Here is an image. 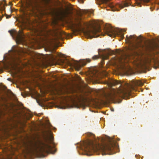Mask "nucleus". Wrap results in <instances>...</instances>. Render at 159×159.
I'll return each instance as SVG.
<instances>
[{
  "label": "nucleus",
  "instance_id": "f257e3e1",
  "mask_svg": "<svg viewBox=\"0 0 159 159\" xmlns=\"http://www.w3.org/2000/svg\"><path fill=\"white\" fill-rule=\"evenodd\" d=\"M144 83L141 81L132 80L129 83H121L117 80H111L106 82V84L110 87L119 85V88L117 90L114 89L109 92L104 93V97L107 101H119L120 98H124L125 95H130L132 90L139 92L141 89H139L138 87L143 86Z\"/></svg>",
  "mask_w": 159,
  "mask_h": 159
},
{
  "label": "nucleus",
  "instance_id": "f03ea898",
  "mask_svg": "<svg viewBox=\"0 0 159 159\" xmlns=\"http://www.w3.org/2000/svg\"><path fill=\"white\" fill-rule=\"evenodd\" d=\"M95 140H90L82 142L81 145V149L84 151L87 155H90L88 152H96L100 150L102 154L105 155L107 154L111 155L115 153L114 151L115 148H117L116 143L112 139H110L109 143L102 146H100L99 144L95 142Z\"/></svg>",
  "mask_w": 159,
  "mask_h": 159
},
{
  "label": "nucleus",
  "instance_id": "7ed1b4c3",
  "mask_svg": "<svg viewBox=\"0 0 159 159\" xmlns=\"http://www.w3.org/2000/svg\"><path fill=\"white\" fill-rule=\"evenodd\" d=\"M24 144L25 149L28 152H34L42 155L43 153H53L52 148L49 143H45L39 140L29 141Z\"/></svg>",
  "mask_w": 159,
  "mask_h": 159
},
{
  "label": "nucleus",
  "instance_id": "20e7f679",
  "mask_svg": "<svg viewBox=\"0 0 159 159\" xmlns=\"http://www.w3.org/2000/svg\"><path fill=\"white\" fill-rule=\"evenodd\" d=\"M126 41L131 44V50L135 51L137 55L142 54V51L146 49L145 45L142 43V37L141 36L137 37L135 35L126 36Z\"/></svg>",
  "mask_w": 159,
  "mask_h": 159
},
{
  "label": "nucleus",
  "instance_id": "39448f33",
  "mask_svg": "<svg viewBox=\"0 0 159 159\" xmlns=\"http://www.w3.org/2000/svg\"><path fill=\"white\" fill-rule=\"evenodd\" d=\"M98 4H104L106 6L110 7L113 11H119L118 8L120 9L123 8L124 7H127L129 5H131V0H127V1H125L122 3L113 4L110 1V0H96Z\"/></svg>",
  "mask_w": 159,
  "mask_h": 159
},
{
  "label": "nucleus",
  "instance_id": "423d86ee",
  "mask_svg": "<svg viewBox=\"0 0 159 159\" xmlns=\"http://www.w3.org/2000/svg\"><path fill=\"white\" fill-rule=\"evenodd\" d=\"M143 65L147 66L152 64H155L158 62V61L154 53L150 52L144 56L143 58Z\"/></svg>",
  "mask_w": 159,
  "mask_h": 159
},
{
  "label": "nucleus",
  "instance_id": "0eeeda50",
  "mask_svg": "<svg viewBox=\"0 0 159 159\" xmlns=\"http://www.w3.org/2000/svg\"><path fill=\"white\" fill-rule=\"evenodd\" d=\"M86 25L88 27L89 26L92 27V29L87 31L85 33L88 38L92 39L93 38L97 37L99 35H97L98 33L100 32L101 31V27L98 25L97 27L93 26L92 23L86 24Z\"/></svg>",
  "mask_w": 159,
  "mask_h": 159
},
{
  "label": "nucleus",
  "instance_id": "6e6552de",
  "mask_svg": "<svg viewBox=\"0 0 159 159\" xmlns=\"http://www.w3.org/2000/svg\"><path fill=\"white\" fill-rule=\"evenodd\" d=\"M27 6L31 14L36 15L39 12V5L37 0H29L27 3Z\"/></svg>",
  "mask_w": 159,
  "mask_h": 159
},
{
  "label": "nucleus",
  "instance_id": "1a4fd4ad",
  "mask_svg": "<svg viewBox=\"0 0 159 159\" xmlns=\"http://www.w3.org/2000/svg\"><path fill=\"white\" fill-rule=\"evenodd\" d=\"M9 32L12 37H15L17 40L20 43H22L25 42V39L24 38V35L20 31L19 33L15 30H9Z\"/></svg>",
  "mask_w": 159,
  "mask_h": 159
},
{
  "label": "nucleus",
  "instance_id": "9d476101",
  "mask_svg": "<svg viewBox=\"0 0 159 159\" xmlns=\"http://www.w3.org/2000/svg\"><path fill=\"white\" fill-rule=\"evenodd\" d=\"M91 61V60L89 58L82 60L80 61V63H75L74 66L76 70H79L82 66L85 65L87 63H89Z\"/></svg>",
  "mask_w": 159,
  "mask_h": 159
},
{
  "label": "nucleus",
  "instance_id": "9b49d317",
  "mask_svg": "<svg viewBox=\"0 0 159 159\" xmlns=\"http://www.w3.org/2000/svg\"><path fill=\"white\" fill-rule=\"evenodd\" d=\"M117 32L116 30L111 26L107 28L106 30V34L110 37H115Z\"/></svg>",
  "mask_w": 159,
  "mask_h": 159
},
{
  "label": "nucleus",
  "instance_id": "f8f14e48",
  "mask_svg": "<svg viewBox=\"0 0 159 159\" xmlns=\"http://www.w3.org/2000/svg\"><path fill=\"white\" fill-rule=\"evenodd\" d=\"M99 58H101L102 59V60L101 61V63L102 64L104 62V60L107 59L108 58V56L107 55H105L104 54H102L100 55H95L92 57V59L93 60H96Z\"/></svg>",
  "mask_w": 159,
  "mask_h": 159
},
{
  "label": "nucleus",
  "instance_id": "ddd939ff",
  "mask_svg": "<svg viewBox=\"0 0 159 159\" xmlns=\"http://www.w3.org/2000/svg\"><path fill=\"white\" fill-rule=\"evenodd\" d=\"M21 19L22 23L24 24H27L28 23H29V18L27 16H26L25 14L24 16H23L21 17Z\"/></svg>",
  "mask_w": 159,
  "mask_h": 159
},
{
  "label": "nucleus",
  "instance_id": "4468645a",
  "mask_svg": "<svg viewBox=\"0 0 159 159\" xmlns=\"http://www.w3.org/2000/svg\"><path fill=\"white\" fill-rule=\"evenodd\" d=\"M149 0H139L138 2H136L137 5H139L140 4H147L150 2Z\"/></svg>",
  "mask_w": 159,
  "mask_h": 159
},
{
  "label": "nucleus",
  "instance_id": "2eb2a0df",
  "mask_svg": "<svg viewBox=\"0 0 159 159\" xmlns=\"http://www.w3.org/2000/svg\"><path fill=\"white\" fill-rule=\"evenodd\" d=\"M131 69L130 68L128 69H126L125 68H124L123 69V71L127 75H129L131 73Z\"/></svg>",
  "mask_w": 159,
  "mask_h": 159
},
{
  "label": "nucleus",
  "instance_id": "dca6fc26",
  "mask_svg": "<svg viewBox=\"0 0 159 159\" xmlns=\"http://www.w3.org/2000/svg\"><path fill=\"white\" fill-rule=\"evenodd\" d=\"M49 57L48 58L49 60L51 61H54L55 59V56L53 55H49Z\"/></svg>",
  "mask_w": 159,
  "mask_h": 159
},
{
  "label": "nucleus",
  "instance_id": "f3484780",
  "mask_svg": "<svg viewBox=\"0 0 159 159\" xmlns=\"http://www.w3.org/2000/svg\"><path fill=\"white\" fill-rule=\"evenodd\" d=\"M96 73L95 74H94V76L96 78H98V79H99L100 77H99L98 76V75L99 74V73L98 72H96Z\"/></svg>",
  "mask_w": 159,
  "mask_h": 159
},
{
  "label": "nucleus",
  "instance_id": "a211bd4d",
  "mask_svg": "<svg viewBox=\"0 0 159 159\" xmlns=\"http://www.w3.org/2000/svg\"><path fill=\"white\" fill-rule=\"evenodd\" d=\"M87 135L89 136H92V138H93L94 137V135L93 134L91 133H88L87 134Z\"/></svg>",
  "mask_w": 159,
  "mask_h": 159
},
{
  "label": "nucleus",
  "instance_id": "6ab92c4d",
  "mask_svg": "<svg viewBox=\"0 0 159 159\" xmlns=\"http://www.w3.org/2000/svg\"><path fill=\"white\" fill-rule=\"evenodd\" d=\"M122 31H120V37L122 39H123L124 38V34H122Z\"/></svg>",
  "mask_w": 159,
  "mask_h": 159
},
{
  "label": "nucleus",
  "instance_id": "aec40b11",
  "mask_svg": "<svg viewBox=\"0 0 159 159\" xmlns=\"http://www.w3.org/2000/svg\"><path fill=\"white\" fill-rule=\"evenodd\" d=\"M103 74L104 76H107V75L108 73L106 71H104Z\"/></svg>",
  "mask_w": 159,
  "mask_h": 159
},
{
  "label": "nucleus",
  "instance_id": "412c9836",
  "mask_svg": "<svg viewBox=\"0 0 159 159\" xmlns=\"http://www.w3.org/2000/svg\"><path fill=\"white\" fill-rule=\"evenodd\" d=\"M14 52H17V53L18 54H20V52H19V51H18L17 50H15L14 51Z\"/></svg>",
  "mask_w": 159,
  "mask_h": 159
},
{
  "label": "nucleus",
  "instance_id": "4be33fe9",
  "mask_svg": "<svg viewBox=\"0 0 159 159\" xmlns=\"http://www.w3.org/2000/svg\"><path fill=\"white\" fill-rule=\"evenodd\" d=\"M11 16L10 15H7L6 18L7 19L11 17Z\"/></svg>",
  "mask_w": 159,
  "mask_h": 159
},
{
  "label": "nucleus",
  "instance_id": "5701e85b",
  "mask_svg": "<svg viewBox=\"0 0 159 159\" xmlns=\"http://www.w3.org/2000/svg\"><path fill=\"white\" fill-rule=\"evenodd\" d=\"M158 68V67L157 66H154V68H155V69H157Z\"/></svg>",
  "mask_w": 159,
  "mask_h": 159
},
{
  "label": "nucleus",
  "instance_id": "b1692460",
  "mask_svg": "<svg viewBox=\"0 0 159 159\" xmlns=\"http://www.w3.org/2000/svg\"><path fill=\"white\" fill-rule=\"evenodd\" d=\"M0 159H3V158H2V157H0Z\"/></svg>",
  "mask_w": 159,
  "mask_h": 159
},
{
  "label": "nucleus",
  "instance_id": "393cba45",
  "mask_svg": "<svg viewBox=\"0 0 159 159\" xmlns=\"http://www.w3.org/2000/svg\"><path fill=\"white\" fill-rule=\"evenodd\" d=\"M79 25H80V27H81V25H80V24H79Z\"/></svg>",
  "mask_w": 159,
  "mask_h": 159
},
{
  "label": "nucleus",
  "instance_id": "a878e982",
  "mask_svg": "<svg viewBox=\"0 0 159 159\" xmlns=\"http://www.w3.org/2000/svg\"><path fill=\"white\" fill-rule=\"evenodd\" d=\"M131 6H132V7H134V6L133 5H131Z\"/></svg>",
  "mask_w": 159,
  "mask_h": 159
},
{
  "label": "nucleus",
  "instance_id": "bb28decb",
  "mask_svg": "<svg viewBox=\"0 0 159 159\" xmlns=\"http://www.w3.org/2000/svg\"><path fill=\"white\" fill-rule=\"evenodd\" d=\"M23 52V51H20V52Z\"/></svg>",
  "mask_w": 159,
  "mask_h": 159
},
{
  "label": "nucleus",
  "instance_id": "cd10ccee",
  "mask_svg": "<svg viewBox=\"0 0 159 159\" xmlns=\"http://www.w3.org/2000/svg\"><path fill=\"white\" fill-rule=\"evenodd\" d=\"M84 2V1H82V3H83Z\"/></svg>",
  "mask_w": 159,
  "mask_h": 159
}]
</instances>
